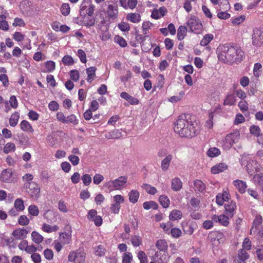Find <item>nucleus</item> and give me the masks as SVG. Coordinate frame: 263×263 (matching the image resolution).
<instances>
[{
  "label": "nucleus",
  "instance_id": "nucleus-34",
  "mask_svg": "<svg viewBox=\"0 0 263 263\" xmlns=\"http://www.w3.org/2000/svg\"><path fill=\"white\" fill-rule=\"evenodd\" d=\"M12 176V172L8 169L3 171L1 174V181H7L9 180Z\"/></svg>",
  "mask_w": 263,
  "mask_h": 263
},
{
  "label": "nucleus",
  "instance_id": "nucleus-35",
  "mask_svg": "<svg viewBox=\"0 0 263 263\" xmlns=\"http://www.w3.org/2000/svg\"><path fill=\"white\" fill-rule=\"evenodd\" d=\"M249 256L248 253L244 249H241L239 251L238 257L240 260L243 261V263H245V261L248 259Z\"/></svg>",
  "mask_w": 263,
  "mask_h": 263
},
{
  "label": "nucleus",
  "instance_id": "nucleus-23",
  "mask_svg": "<svg viewBox=\"0 0 263 263\" xmlns=\"http://www.w3.org/2000/svg\"><path fill=\"white\" fill-rule=\"evenodd\" d=\"M19 118L20 114L18 112L15 111L13 113L9 119L10 125L12 127L15 126L17 124Z\"/></svg>",
  "mask_w": 263,
  "mask_h": 263
},
{
  "label": "nucleus",
  "instance_id": "nucleus-20",
  "mask_svg": "<svg viewBox=\"0 0 263 263\" xmlns=\"http://www.w3.org/2000/svg\"><path fill=\"white\" fill-rule=\"evenodd\" d=\"M129 200L132 203H135L139 198V193L137 190H132L128 194Z\"/></svg>",
  "mask_w": 263,
  "mask_h": 263
},
{
  "label": "nucleus",
  "instance_id": "nucleus-55",
  "mask_svg": "<svg viewBox=\"0 0 263 263\" xmlns=\"http://www.w3.org/2000/svg\"><path fill=\"white\" fill-rule=\"evenodd\" d=\"M18 223L21 226H26L29 223V219L26 215H21L18 219Z\"/></svg>",
  "mask_w": 263,
  "mask_h": 263
},
{
  "label": "nucleus",
  "instance_id": "nucleus-38",
  "mask_svg": "<svg viewBox=\"0 0 263 263\" xmlns=\"http://www.w3.org/2000/svg\"><path fill=\"white\" fill-rule=\"evenodd\" d=\"M142 188L145 190L147 193L151 195H154L157 192V190L155 187L152 186L151 185L147 183L143 184Z\"/></svg>",
  "mask_w": 263,
  "mask_h": 263
},
{
  "label": "nucleus",
  "instance_id": "nucleus-29",
  "mask_svg": "<svg viewBox=\"0 0 263 263\" xmlns=\"http://www.w3.org/2000/svg\"><path fill=\"white\" fill-rule=\"evenodd\" d=\"M159 201L164 208H167L170 205V199L167 196L165 195H161L159 197Z\"/></svg>",
  "mask_w": 263,
  "mask_h": 263
},
{
  "label": "nucleus",
  "instance_id": "nucleus-9",
  "mask_svg": "<svg viewBox=\"0 0 263 263\" xmlns=\"http://www.w3.org/2000/svg\"><path fill=\"white\" fill-rule=\"evenodd\" d=\"M225 213L230 217H232L235 213L236 209V204L234 201L229 200L227 203L224 204Z\"/></svg>",
  "mask_w": 263,
  "mask_h": 263
},
{
  "label": "nucleus",
  "instance_id": "nucleus-24",
  "mask_svg": "<svg viewBox=\"0 0 263 263\" xmlns=\"http://www.w3.org/2000/svg\"><path fill=\"white\" fill-rule=\"evenodd\" d=\"M32 241L37 244H40L43 240V237L36 231H33L31 233Z\"/></svg>",
  "mask_w": 263,
  "mask_h": 263
},
{
  "label": "nucleus",
  "instance_id": "nucleus-32",
  "mask_svg": "<svg viewBox=\"0 0 263 263\" xmlns=\"http://www.w3.org/2000/svg\"><path fill=\"white\" fill-rule=\"evenodd\" d=\"M14 207L17 211H23L25 209L23 201L17 198L14 201Z\"/></svg>",
  "mask_w": 263,
  "mask_h": 263
},
{
  "label": "nucleus",
  "instance_id": "nucleus-3",
  "mask_svg": "<svg viewBox=\"0 0 263 263\" xmlns=\"http://www.w3.org/2000/svg\"><path fill=\"white\" fill-rule=\"evenodd\" d=\"M240 133L239 130H235L228 134L223 141L222 147L226 150L230 149L234 143H237L239 140Z\"/></svg>",
  "mask_w": 263,
  "mask_h": 263
},
{
  "label": "nucleus",
  "instance_id": "nucleus-19",
  "mask_svg": "<svg viewBox=\"0 0 263 263\" xmlns=\"http://www.w3.org/2000/svg\"><path fill=\"white\" fill-rule=\"evenodd\" d=\"M182 217V213L181 211L174 210H173L170 214L169 218L171 220H177L181 219Z\"/></svg>",
  "mask_w": 263,
  "mask_h": 263
},
{
  "label": "nucleus",
  "instance_id": "nucleus-49",
  "mask_svg": "<svg viewBox=\"0 0 263 263\" xmlns=\"http://www.w3.org/2000/svg\"><path fill=\"white\" fill-rule=\"evenodd\" d=\"M58 209L63 213H67L68 211L66 204L62 200H60L58 202Z\"/></svg>",
  "mask_w": 263,
  "mask_h": 263
},
{
  "label": "nucleus",
  "instance_id": "nucleus-56",
  "mask_svg": "<svg viewBox=\"0 0 263 263\" xmlns=\"http://www.w3.org/2000/svg\"><path fill=\"white\" fill-rule=\"evenodd\" d=\"M260 129L259 126L256 125H252L250 127V133L255 136L258 137L260 135Z\"/></svg>",
  "mask_w": 263,
  "mask_h": 263
},
{
  "label": "nucleus",
  "instance_id": "nucleus-44",
  "mask_svg": "<svg viewBox=\"0 0 263 263\" xmlns=\"http://www.w3.org/2000/svg\"><path fill=\"white\" fill-rule=\"evenodd\" d=\"M95 254L101 257L105 255L106 252L105 248L102 245H98L95 248Z\"/></svg>",
  "mask_w": 263,
  "mask_h": 263
},
{
  "label": "nucleus",
  "instance_id": "nucleus-63",
  "mask_svg": "<svg viewBox=\"0 0 263 263\" xmlns=\"http://www.w3.org/2000/svg\"><path fill=\"white\" fill-rule=\"evenodd\" d=\"M116 42L118 43L122 47H125L127 46V43L125 39L120 36H116L115 37Z\"/></svg>",
  "mask_w": 263,
  "mask_h": 263
},
{
  "label": "nucleus",
  "instance_id": "nucleus-12",
  "mask_svg": "<svg viewBox=\"0 0 263 263\" xmlns=\"http://www.w3.org/2000/svg\"><path fill=\"white\" fill-rule=\"evenodd\" d=\"M154 259L159 263H167L168 261L169 256L166 251L156 252Z\"/></svg>",
  "mask_w": 263,
  "mask_h": 263
},
{
  "label": "nucleus",
  "instance_id": "nucleus-27",
  "mask_svg": "<svg viewBox=\"0 0 263 263\" xmlns=\"http://www.w3.org/2000/svg\"><path fill=\"white\" fill-rule=\"evenodd\" d=\"M20 127L25 132H30L31 133L33 132V129H32L31 126L29 123L26 120H23L21 122L20 124Z\"/></svg>",
  "mask_w": 263,
  "mask_h": 263
},
{
  "label": "nucleus",
  "instance_id": "nucleus-39",
  "mask_svg": "<svg viewBox=\"0 0 263 263\" xmlns=\"http://www.w3.org/2000/svg\"><path fill=\"white\" fill-rule=\"evenodd\" d=\"M45 66L46 68V70L44 71V72H50L55 69V64L53 61H48L45 62Z\"/></svg>",
  "mask_w": 263,
  "mask_h": 263
},
{
  "label": "nucleus",
  "instance_id": "nucleus-51",
  "mask_svg": "<svg viewBox=\"0 0 263 263\" xmlns=\"http://www.w3.org/2000/svg\"><path fill=\"white\" fill-rule=\"evenodd\" d=\"M44 256L46 259L52 260L53 258V252L51 249H46L44 251Z\"/></svg>",
  "mask_w": 263,
  "mask_h": 263
},
{
  "label": "nucleus",
  "instance_id": "nucleus-46",
  "mask_svg": "<svg viewBox=\"0 0 263 263\" xmlns=\"http://www.w3.org/2000/svg\"><path fill=\"white\" fill-rule=\"evenodd\" d=\"M218 223L223 226H227L229 223V216L225 215H220Z\"/></svg>",
  "mask_w": 263,
  "mask_h": 263
},
{
  "label": "nucleus",
  "instance_id": "nucleus-45",
  "mask_svg": "<svg viewBox=\"0 0 263 263\" xmlns=\"http://www.w3.org/2000/svg\"><path fill=\"white\" fill-rule=\"evenodd\" d=\"M28 212L31 216H37L39 214V210L37 206L35 205H31L29 206Z\"/></svg>",
  "mask_w": 263,
  "mask_h": 263
},
{
  "label": "nucleus",
  "instance_id": "nucleus-54",
  "mask_svg": "<svg viewBox=\"0 0 263 263\" xmlns=\"http://www.w3.org/2000/svg\"><path fill=\"white\" fill-rule=\"evenodd\" d=\"M138 257L140 263H147V257L144 251H140L138 254Z\"/></svg>",
  "mask_w": 263,
  "mask_h": 263
},
{
  "label": "nucleus",
  "instance_id": "nucleus-33",
  "mask_svg": "<svg viewBox=\"0 0 263 263\" xmlns=\"http://www.w3.org/2000/svg\"><path fill=\"white\" fill-rule=\"evenodd\" d=\"M214 36L211 34L205 35L200 42V45L202 46H206L213 39Z\"/></svg>",
  "mask_w": 263,
  "mask_h": 263
},
{
  "label": "nucleus",
  "instance_id": "nucleus-36",
  "mask_svg": "<svg viewBox=\"0 0 263 263\" xmlns=\"http://www.w3.org/2000/svg\"><path fill=\"white\" fill-rule=\"evenodd\" d=\"M219 11H228L230 9V5L227 0H224L219 4Z\"/></svg>",
  "mask_w": 263,
  "mask_h": 263
},
{
  "label": "nucleus",
  "instance_id": "nucleus-17",
  "mask_svg": "<svg viewBox=\"0 0 263 263\" xmlns=\"http://www.w3.org/2000/svg\"><path fill=\"white\" fill-rule=\"evenodd\" d=\"M172 159L173 156L171 154H168L162 160L161 167L163 171H165L168 169Z\"/></svg>",
  "mask_w": 263,
  "mask_h": 263
},
{
  "label": "nucleus",
  "instance_id": "nucleus-25",
  "mask_svg": "<svg viewBox=\"0 0 263 263\" xmlns=\"http://www.w3.org/2000/svg\"><path fill=\"white\" fill-rule=\"evenodd\" d=\"M236 101L235 96L233 94H228L224 100V105H233Z\"/></svg>",
  "mask_w": 263,
  "mask_h": 263
},
{
  "label": "nucleus",
  "instance_id": "nucleus-15",
  "mask_svg": "<svg viewBox=\"0 0 263 263\" xmlns=\"http://www.w3.org/2000/svg\"><path fill=\"white\" fill-rule=\"evenodd\" d=\"M82 257L84 258V259L85 258V255L83 254L78 251H71L68 255V260L70 262L76 263L77 261H80V258Z\"/></svg>",
  "mask_w": 263,
  "mask_h": 263
},
{
  "label": "nucleus",
  "instance_id": "nucleus-22",
  "mask_svg": "<svg viewBox=\"0 0 263 263\" xmlns=\"http://www.w3.org/2000/svg\"><path fill=\"white\" fill-rule=\"evenodd\" d=\"M156 247L159 250V252H165L167 249V242L164 240H159L156 244Z\"/></svg>",
  "mask_w": 263,
  "mask_h": 263
},
{
  "label": "nucleus",
  "instance_id": "nucleus-11",
  "mask_svg": "<svg viewBox=\"0 0 263 263\" xmlns=\"http://www.w3.org/2000/svg\"><path fill=\"white\" fill-rule=\"evenodd\" d=\"M230 195L227 191H223L222 193H218L216 197V202L219 205H222L225 201L228 202Z\"/></svg>",
  "mask_w": 263,
  "mask_h": 263
},
{
  "label": "nucleus",
  "instance_id": "nucleus-47",
  "mask_svg": "<svg viewBox=\"0 0 263 263\" xmlns=\"http://www.w3.org/2000/svg\"><path fill=\"white\" fill-rule=\"evenodd\" d=\"M133 259V255L130 252H125L122 257V263H130Z\"/></svg>",
  "mask_w": 263,
  "mask_h": 263
},
{
  "label": "nucleus",
  "instance_id": "nucleus-41",
  "mask_svg": "<svg viewBox=\"0 0 263 263\" xmlns=\"http://www.w3.org/2000/svg\"><path fill=\"white\" fill-rule=\"evenodd\" d=\"M262 65L259 63H256L254 64L253 68V74L255 77H259L261 75Z\"/></svg>",
  "mask_w": 263,
  "mask_h": 263
},
{
  "label": "nucleus",
  "instance_id": "nucleus-4",
  "mask_svg": "<svg viewBox=\"0 0 263 263\" xmlns=\"http://www.w3.org/2000/svg\"><path fill=\"white\" fill-rule=\"evenodd\" d=\"M187 25L191 31L196 33H199L202 29L200 20L195 16H191L188 20Z\"/></svg>",
  "mask_w": 263,
  "mask_h": 263
},
{
  "label": "nucleus",
  "instance_id": "nucleus-50",
  "mask_svg": "<svg viewBox=\"0 0 263 263\" xmlns=\"http://www.w3.org/2000/svg\"><path fill=\"white\" fill-rule=\"evenodd\" d=\"M200 203L201 201L200 199L194 197L192 198L190 201V204H191V206L195 209L198 208Z\"/></svg>",
  "mask_w": 263,
  "mask_h": 263
},
{
  "label": "nucleus",
  "instance_id": "nucleus-28",
  "mask_svg": "<svg viewBox=\"0 0 263 263\" xmlns=\"http://www.w3.org/2000/svg\"><path fill=\"white\" fill-rule=\"evenodd\" d=\"M186 28L183 26H180L177 32V38L178 40L181 41L182 40L184 36L186 35Z\"/></svg>",
  "mask_w": 263,
  "mask_h": 263
},
{
  "label": "nucleus",
  "instance_id": "nucleus-1",
  "mask_svg": "<svg viewBox=\"0 0 263 263\" xmlns=\"http://www.w3.org/2000/svg\"><path fill=\"white\" fill-rule=\"evenodd\" d=\"M217 53L219 61L228 64L240 63L244 57V52L240 47L229 44L219 45Z\"/></svg>",
  "mask_w": 263,
  "mask_h": 263
},
{
  "label": "nucleus",
  "instance_id": "nucleus-58",
  "mask_svg": "<svg viewBox=\"0 0 263 263\" xmlns=\"http://www.w3.org/2000/svg\"><path fill=\"white\" fill-rule=\"evenodd\" d=\"M64 243L68 244L71 240V235L67 233H63L60 235Z\"/></svg>",
  "mask_w": 263,
  "mask_h": 263
},
{
  "label": "nucleus",
  "instance_id": "nucleus-42",
  "mask_svg": "<svg viewBox=\"0 0 263 263\" xmlns=\"http://www.w3.org/2000/svg\"><path fill=\"white\" fill-rule=\"evenodd\" d=\"M83 24L87 27H90L95 25V20L94 18H89L88 16L85 17L82 21Z\"/></svg>",
  "mask_w": 263,
  "mask_h": 263
},
{
  "label": "nucleus",
  "instance_id": "nucleus-62",
  "mask_svg": "<svg viewBox=\"0 0 263 263\" xmlns=\"http://www.w3.org/2000/svg\"><path fill=\"white\" fill-rule=\"evenodd\" d=\"M70 78L74 81H78L80 74L77 70H72L70 71Z\"/></svg>",
  "mask_w": 263,
  "mask_h": 263
},
{
  "label": "nucleus",
  "instance_id": "nucleus-21",
  "mask_svg": "<svg viewBox=\"0 0 263 263\" xmlns=\"http://www.w3.org/2000/svg\"><path fill=\"white\" fill-rule=\"evenodd\" d=\"M97 70L95 67H90L86 69V73L88 75L87 81L91 83L94 79L95 72Z\"/></svg>",
  "mask_w": 263,
  "mask_h": 263
},
{
  "label": "nucleus",
  "instance_id": "nucleus-26",
  "mask_svg": "<svg viewBox=\"0 0 263 263\" xmlns=\"http://www.w3.org/2000/svg\"><path fill=\"white\" fill-rule=\"evenodd\" d=\"M143 206L145 210H147L150 209L156 210L158 208V205L156 202L153 201H150L144 202L143 204Z\"/></svg>",
  "mask_w": 263,
  "mask_h": 263
},
{
  "label": "nucleus",
  "instance_id": "nucleus-40",
  "mask_svg": "<svg viewBox=\"0 0 263 263\" xmlns=\"http://www.w3.org/2000/svg\"><path fill=\"white\" fill-rule=\"evenodd\" d=\"M220 154V150L216 147H211L209 148L207 152V155L210 157H216Z\"/></svg>",
  "mask_w": 263,
  "mask_h": 263
},
{
  "label": "nucleus",
  "instance_id": "nucleus-43",
  "mask_svg": "<svg viewBox=\"0 0 263 263\" xmlns=\"http://www.w3.org/2000/svg\"><path fill=\"white\" fill-rule=\"evenodd\" d=\"M15 150V145L13 143H7L4 147V152L5 154H8L11 152H14Z\"/></svg>",
  "mask_w": 263,
  "mask_h": 263
},
{
  "label": "nucleus",
  "instance_id": "nucleus-59",
  "mask_svg": "<svg viewBox=\"0 0 263 263\" xmlns=\"http://www.w3.org/2000/svg\"><path fill=\"white\" fill-rule=\"evenodd\" d=\"M62 62L65 65H71L74 63V61L70 55H65L62 59Z\"/></svg>",
  "mask_w": 263,
  "mask_h": 263
},
{
  "label": "nucleus",
  "instance_id": "nucleus-57",
  "mask_svg": "<svg viewBox=\"0 0 263 263\" xmlns=\"http://www.w3.org/2000/svg\"><path fill=\"white\" fill-rule=\"evenodd\" d=\"M66 123H72L74 125H76L78 123V120L77 119L75 115L72 114L66 117Z\"/></svg>",
  "mask_w": 263,
  "mask_h": 263
},
{
  "label": "nucleus",
  "instance_id": "nucleus-64",
  "mask_svg": "<svg viewBox=\"0 0 263 263\" xmlns=\"http://www.w3.org/2000/svg\"><path fill=\"white\" fill-rule=\"evenodd\" d=\"M31 258L34 263H41L42 261L41 255L36 252L31 254Z\"/></svg>",
  "mask_w": 263,
  "mask_h": 263
},
{
  "label": "nucleus",
  "instance_id": "nucleus-37",
  "mask_svg": "<svg viewBox=\"0 0 263 263\" xmlns=\"http://www.w3.org/2000/svg\"><path fill=\"white\" fill-rule=\"evenodd\" d=\"M234 185L238 188L240 193L242 194L246 192L247 189L246 182H234Z\"/></svg>",
  "mask_w": 263,
  "mask_h": 263
},
{
  "label": "nucleus",
  "instance_id": "nucleus-60",
  "mask_svg": "<svg viewBox=\"0 0 263 263\" xmlns=\"http://www.w3.org/2000/svg\"><path fill=\"white\" fill-rule=\"evenodd\" d=\"M21 7H24V11L27 13L30 11L32 9L31 7V3L29 1H25L22 2L21 4Z\"/></svg>",
  "mask_w": 263,
  "mask_h": 263
},
{
  "label": "nucleus",
  "instance_id": "nucleus-53",
  "mask_svg": "<svg viewBox=\"0 0 263 263\" xmlns=\"http://www.w3.org/2000/svg\"><path fill=\"white\" fill-rule=\"evenodd\" d=\"M61 12L62 14L65 16L68 15L70 12V6L69 4L66 3L62 4L61 7Z\"/></svg>",
  "mask_w": 263,
  "mask_h": 263
},
{
  "label": "nucleus",
  "instance_id": "nucleus-31",
  "mask_svg": "<svg viewBox=\"0 0 263 263\" xmlns=\"http://www.w3.org/2000/svg\"><path fill=\"white\" fill-rule=\"evenodd\" d=\"M131 242L134 247H137L142 244V239L139 236L134 235L131 237Z\"/></svg>",
  "mask_w": 263,
  "mask_h": 263
},
{
  "label": "nucleus",
  "instance_id": "nucleus-5",
  "mask_svg": "<svg viewBox=\"0 0 263 263\" xmlns=\"http://www.w3.org/2000/svg\"><path fill=\"white\" fill-rule=\"evenodd\" d=\"M95 6L92 5L90 0H84L81 3L80 7V14L81 15L91 16L93 14Z\"/></svg>",
  "mask_w": 263,
  "mask_h": 263
},
{
  "label": "nucleus",
  "instance_id": "nucleus-6",
  "mask_svg": "<svg viewBox=\"0 0 263 263\" xmlns=\"http://www.w3.org/2000/svg\"><path fill=\"white\" fill-rule=\"evenodd\" d=\"M252 40L254 46H260L263 44V27L253 29Z\"/></svg>",
  "mask_w": 263,
  "mask_h": 263
},
{
  "label": "nucleus",
  "instance_id": "nucleus-52",
  "mask_svg": "<svg viewBox=\"0 0 263 263\" xmlns=\"http://www.w3.org/2000/svg\"><path fill=\"white\" fill-rule=\"evenodd\" d=\"M170 233H171L172 237L174 238H178L181 235L182 232L180 229L174 228L170 231Z\"/></svg>",
  "mask_w": 263,
  "mask_h": 263
},
{
  "label": "nucleus",
  "instance_id": "nucleus-18",
  "mask_svg": "<svg viewBox=\"0 0 263 263\" xmlns=\"http://www.w3.org/2000/svg\"><path fill=\"white\" fill-rule=\"evenodd\" d=\"M126 19L134 23H138L141 20V16L137 13H130L127 15Z\"/></svg>",
  "mask_w": 263,
  "mask_h": 263
},
{
  "label": "nucleus",
  "instance_id": "nucleus-10",
  "mask_svg": "<svg viewBox=\"0 0 263 263\" xmlns=\"http://www.w3.org/2000/svg\"><path fill=\"white\" fill-rule=\"evenodd\" d=\"M106 14L108 18L112 20L116 19L118 14L117 5H109L106 10Z\"/></svg>",
  "mask_w": 263,
  "mask_h": 263
},
{
  "label": "nucleus",
  "instance_id": "nucleus-7",
  "mask_svg": "<svg viewBox=\"0 0 263 263\" xmlns=\"http://www.w3.org/2000/svg\"><path fill=\"white\" fill-rule=\"evenodd\" d=\"M27 192L33 197L39 195L40 189L36 182H27L25 184Z\"/></svg>",
  "mask_w": 263,
  "mask_h": 263
},
{
  "label": "nucleus",
  "instance_id": "nucleus-16",
  "mask_svg": "<svg viewBox=\"0 0 263 263\" xmlns=\"http://www.w3.org/2000/svg\"><path fill=\"white\" fill-rule=\"evenodd\" d=\"M228 169V165L224 163H218L211 168V173L213 174H217L223 172Z\"/></svg>",
  "mask_w": 263,
  "mask_h": 263
},
{
  "label": "nucleus",
  "instance_id": "nucleus-13",
  "mask_svg": "<svg viewBox=\"0 0 263 263\" xmlns=\"http://www.w3.org/2000/svg\"><path fill=\"white\" fill-rule=\"evenodd\" d=\"M126 182H106L104 184L105 187L108 188V191L111 192L115 190H119L124 185Z\"/></svg>",
  "mask_w": 263,
  "mask_h": 263
},
{
  "label": "nucleus",
  "instance_id": "nucleus-2",
  "mask_svg": "<svg viewBox=\"0 0 263 263\" xmlns=\"http://www.w3.org/2000/svg\"><path fill=\"white\" fill-rule=\"evenodd\" d=\"M174 130L180 137L192 138L199 133L200 128L196 122L192 120L190 115L182 114L177 120Z\"/></svg>",
  "mask_w": 263,
  "mask_h": 263
},
{
  "label": "nucleus",
  "instance_id": "nucleus-30",
  "mask_svg": "<svg viewBox=\"0 0 263 263\" xmlns=\"http://www.w3.org/2000/svg\"><path fill=\"white\" fill-rule=\"evenodd\" d=\"M14 237L13 238L12 237H4L3 238V240L4 241V243L7 246H9L10 247L15 248V243L14 242Z\"/></svg>",
  "mask_w": 263,
  "mask_h": 263
},
{
  "label": "nucleus",
  "instance_id": "nucleus-61",
  "mask_svg": "<svg viewBox=\"0 0 263 263\" xmlns=\"http://www.w3.org/2000/svg\"><path fill=\"white\" fill-rule=\"evenodd\" d=\"M262 219L260 215L257 216L253 222L252 229L254 227L255 229L259 227V226L262 223Z\"/></svg>",
  "mask_w": 263,
  "mask_h": 263
},
{
  "label": "nucleus",
  "instance_id": "nucleus-48",
  "mask_svg": "<svg viewBox=\"0 0 263 263\" xmlns=\"http://www.w3.org/2000/svg\"><path fill=\"white\" fill-rule=\"evenodd\" d=\"M194 185L196 191L202 192L205 189V185L203 182H194Z\"/></svg>",
  "mask_w": 263,
  "mask_h": 263
},
{
  "label": "nucleus",
  "instance_id": "nucleus-8",
  "mask_svg": "<svg viewBox=\"0 0 263 263\" xmlns=\"http://www.w3.org/2000/svg\"><path fill=\"white\" fill-rule=\"evenodd\" d=\"M29 233L25 228H18L13 230L11 235L16 240H23L27 238Z\"/></svg>",
  "mask_w": 263,
  "mask_h": 263
},
{
  "label": "nucleus",
  "instance_id": "nucleus-14",
  "mask_svg": "<svg viewBox=\"0 0 263 263\" xmlns=\"http://www.w3.org/2000/svg\"><path fill=\"white\" fill-rule=\"evenodd\" d=\"M167 11L165 7H161L158 9H154L152 13L151 16L154 19H159L164 16Z\"/></svg>",
  "mask_w": 263,
  "mask_h": 263
}]
</instances>
